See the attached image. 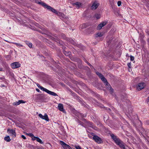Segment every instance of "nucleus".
<instances>
[{
    "mask_svg": "<svg viewBox=\"0 0 149 149\" xmlns=\"http://www.w3.org/2000/svg\"><path fill=\"white\" fill-rule=\"evenodd\" d=\"M74 147L76 148V149H81V147L79 146H75Z\"/></svg>",
    "mask_w": 149,
    "mask_h": 149,
    "instance_id": "obj_25",
    "label": "nucleus"
},
{
    "mask_svg": "<svg viewBox=\"0 0 149 149\" xmlns=\"http://www.w3.org/2000/svg\"><path fill=\"white\" fill-rule=\"evenodd\" d=\"M96 74L101 79V80L103 81V82L105 84L106 86H108V87L107 88H108V89L111 88V86L108 84V82L107 81V80L102 74H101L100 73L98 72H96Z\"/></svg>",
    "mask_w": 149,
    "mask_h": 149,
    "instance_id": "obj_2",
    "label": "nucleus"
},
{
    "mask_svg": "<svg viewBox=\"0 0 149 149\" xmlns=\"http://www.w3.org/2000/svg\"><path fill=\"white\" fill-rule=\"evenodd\" d=\"M107 23V21H104L103 22L100 24L97 27V29L98 30H100L102 29V28Z\"/></svg>",
    "mask_w": 149,
    "mask_h": 149,
    "instance_id": "obj_12",
    "label": "nucleus"
},
{
    "mask_svg": "<svg viewBox=\"0 0 149 149\" xmlns=\"http://www.w3.org/2000/svg\"><path fill=\"white\" fill-rule=\"evenodd\" d=\"M118 145L122 148L124 149L125 148V147L123 144V143L122 141H121Z\"/></svg>",
    "mask_w": 149,
    "mask_h": 149,
    "instance_id": "obj_16",
    "label": "nucleus"
},
{
    "mask_svg": "<svg viewBox=\"0 0 149 149\" xmlns=\"http://www.w3.org/2000/svg\"><path fill=\"white\" fill-rule=\"evenodd\" d=\"M103 34L101 33H98L96 35V37H101L103 36Z\"/></svg>",
    "mask_w": 149,
    "mask_h": 149,
    "instance_id": "obj_22",
    "label": "nucleus"
},
{
    "mask_svg": "<svg viewBox=\"0 0 149 149\" xmlns=\"http://www.w3.org/2000/svg\"><path fill=\"white\" fill-rule=\"evenodd\" d=\"M93 139L97 143H101L103 141L101 138L96 135H94L93 137Z\"/></svg>",
    "mask_w": 149,
    "mask_h": 149,
    "instance_id": "obj_4",
    "label": "nucleus"
},
{
    "mask_svg": "<svg viewBox=\"0 0 149 149\" xmlns=\"http://www.w3.org/2000/svg\"><path fill=\"white\" fill-rule=\"evenodd\" d=\"M19 104H19V100H18V102H14L13 103V105H18Z\"/></svg>",
    "mask_w": 149,
    "mask_h": 149,
    "instance_id": "obj_24",
    "label": "nucleus"
},
{
    "mask_svg": "<svg viewBox=\"0 0 149 149\" xmlns=\"http://www.w3.org/2000/svg\"><path fill=\"white\" fill-rule=\"evenodd\" d=\"M21 137L24 139H26V137L24 135H22Z\"/></svg>",
    "mask_w": 149,
    "mask_h": 149,
    "instance_id": "obj_30",
    "label": "nucleus"
},
{
    "mask_svg": "<svg viewBox=\"0 0 149 149\" xmlns=\"http://www.w3.org/2000/svg\"><path fill=\"white\" fill-rule=\"evenodd\" d=\"M7 132L13 137H15L16 136L15 131L13 129H8Z\"/></svg>",
    "mask_w": 149,
    "mask_h": 149,
    "instance_id": "obj_7",
    "label": "nucleus"
},
{
    "mask_svg": "<svg viewBox=\"0 0 149 149\" xmlns=\"http://www.w3.org/2000/svg\"><path fill=\"white\" fill-rule=\"evenodd\" d=\"M25 43L26 45H27L30 48H31L32 47V44L29 42L28 41H26Z\"/></svg>",
    "mask_w": 149,
    "mask_h": 149,
    "instance_id": "obj_20",
    "label": "nucleus"
},
{
    "mask_svg": "<svg viewBox=\"0 0 149 149\" xmlns=\"http://www.w3.org/2000/svg\"><path fill=\"white\" fill-rule=\"evenodd\" d=\"M111 136L115 143L117 145L121 141L119 139L117 138V136H115L113 134H111Z\"/></svg>",
    "mask_w": 149,
    "mask_h": 149,
    "instance_id": "obj_3",
    "label": "nucleus"
},
{
    "mask_svg": "<svg viewBox=\"0 0 149 149\" xmlns=\"http://www.w3.org/2000/svg\"><path fill=\"white\" fill-rule=\"evenodd\" d=\"M95 17L97 19H99L100 17V15L98 14H96L95 15Z\"/></svg>",
    "mask_w": 149,
    "mask_h": 149,
    "instance_id": "obj_23",
    "label": "nucleus"
},
{
    "mask_svg": "<svg viewBox=\"0 0 149 149\" xmlns=\"http://www.w3.org/2000/svg\"><path fill=\"white\" fill-rule=\"evenodd\" d=\"M72 43H73V42H74V41L73 40H72Z\"/></svg>",
    "mask_w": 149,
    "mask_h": 149,
    "instance_id": "obj_38",
    "label": "nucleus"
},
{
    "mask_svg": "<svg viewBox=\"0 0 149 149\" xmlns=\"http://www.w3.org/2000/svg\"><path fill=\"white\" fill-rule=\"evenodd\" d=\"M134 56L131 55L130 56V59L131 61H134Z\"/></svg>",
    "mask_w": 149,
    "mask_h": 149,
    "instance_id": "obj_26",
    "label": "nucleus"
},
{
    "mask_svg": "<svg viewBox=\"0 0 149 149\" xmlns=\"http://www.w3.org/2000/svg\"><path fill=\"white\" fill-rule=\"evenodd\" d=\"M27 135L31 138L32 140L33 139V137H35V136H34L33 134L31 133H29L27 134Z\"/></svg>",
    "mask_w": 149,
    "mask_h": 149,
    "instance_id": "obj_21",
    "label": "nucleus"
},
{
    "mask_svg": "<svg viewBox=\"0 0 149 149\" xmlns=\"http://www.w3.org/2000/svg\"><path fill=\"white\" fill-rule=\"evenodd\" d=\"M73 6H75L78 9L82 6V3L81 2H77L72 4Z\"/></svg>",
    "mask_w": 149,
    "mask_h": 149,
    "instance_id": "obj_13",
    "label": "nucleus"
},
{
    "mask_svg": "<svg viewBox=\"0 0 149 149\" xmlns=\"http://www.w3.org/2000/svg\"><path fill=\"white\" fill-rule=\"evenodd\" d=\"M3 69L2 68H0V71L2 70Z\"/></svg>",
    "mask_w": 149,
    "mask_h": 149,
    "instance_id": "obj_36",
    "label": "nucleus"
},
{
    "mask_svg": "<svg viewBox=\"0 0 149 149\" xmlns=\"http://www.w3.org/2000/svg\"><path fill=\"white\" fill-rule=\"evenodd\" d=\"M11 65L12 68L15 69L20 67L21 64L19 62H15L12 63Z\"/></svg>",
    "mask_w": 149,
    "mask_h": 149,
    "instance_id": "obj_6",
    "label": "nucleus"
},
{
    "mask_svg": "<svg viewBox=\"0 0 149 149\" xmlns=\"http://www.w3.org/2000/svg\"><path fill=\"white\" fill-rule=\"evenodd\" d=\"M99 5V3L97 1L94 2L91 7V9L92 10H95L96 9Z\"/></svg>",
    "mask_w": 149,
    "mask_h": 149,
    "instance_id": "obj_9",
    "label": "nucleus"
},
{
    "mask_svg": "<svg viewBox=\"0 0 149 149\" xmlns=\"http://www.w3.org/2000/svg\"><path fill=\"white\" fill-rule=\"evenodd\" d=\"M4 139L6 141L8 142H10L11 140L10 138V137L9 136L5 137L4 138Z\"/></svg>",
    "mask_w": 149,
    "mask_h": 149,
    "instance_id": "obj_19",
    "label": "nucleus"
},
{
    "mask_svg": "<svg viewBox=\"0 0 149 149\" xmlns=\"http://www.w3.org/2000/svg\"><path fill=\"white\" fill-rule=\"evenodd\" d=\"M147 102H149V96L148 97L147 100Z\"/></svg>",
    "mask_w": 149,
    "mask_h": 149,
    "instance_id": "obj_34",
    "label": "nucleus"
},
{
    "mask_svg": "<svg viewBox=\"0 0 149 149\" xmlns=\"http://www.w3.org/2000/svg\"><path fill=\"white\" fill-rule=\"evenodd\" d=\"M57 108L60 111L62 112L63 113H66V111L64 109L63 106L62 104L61 103L58 104Z\"/></svg>",
    "mask_w": 149,
    "mask_h": 149,
    "instance_id": "obj_10",
    "label": "nucleus"
},
{
    "mask_svg": "<svg viewBox=\"0 0 149 149\" xmlns=\"http://www.w3.org/2000/svg\"><path fill=\"white\" fill-rule=\"evenodd\" d=\"M33 141L36 140L37 142H39L41 144L43 143V142L42 141V140L38 137L36 136L33 137Z\"/></svg>",
    "mask_w": 149,
    "mask_h": 149,
    "instance_id": "obj_14",
    "label": "nucleus"
},
{
    "mask_svg": "<svg viewBox=\"0 0 149 149\" xmlns=\"http://www.w3.org/2000/svg\"><path fill=\"white\" fill-rule=\"evenodd\" d=\"M86 115V114H84L80 113H78L77 116L80 118H82L84 117H85Z\"/></svg>",
    "mask_w": 149,
    "mask_h": 149,
    "instance_id": "obj_15",
    "label": "nucleus"
},
{
    "mask_svg": "<svg viewBox=\"0 0 149 149\" xmlns=\"http://www.w3.org/2000/svg\"><path fill=\"white\" fill-rule=\"evenodd\" d=\"M37 85L38 86V87L41 90H42L43 91H45L47 93L50 95H53L54 96H57V95L56 94L53 92L51 91H50L47 89L44 88L42 86H40V85L38 84H37Z\"/></svg>",
    "mask_w": 149,
    "mask_h": 149,
    "instance_id": "obj_1",
    "label": "nucleus"
},
{
    "mask_svg": "<svg viewBox=\"0 0 149 149\" xmlns=\"http://www.w3.org/2000/svg\"><path fill=\"white\" fill-rule=\"evenodd\" d=\"M127 66H128V67L129 68H130L131 66V63H128Z\"/></svg>",
    "mask_w": 149,
    "mask_h": 149,
    "instance_id": "obj_29",
    "label": "nucleus"
},
{
    "mask_svg": "<svg viewBox=\"0 0 149 149\" xmlns=\"http://www.w3.org/2000/svg\"><path fill=\"white\" fill-rule=\"evenodd\" d=\"M19 100V102L20 104L21 103H25L26 102L25 101H24L22 100Z\"/></svg>",
    "mask_w": 149,
    "mask_h": 149,
    "instance_id": "obj_27",
    "label": "nucleus"
},
{
    "mask_svg": "<svg viewBox=\"0 0 149 149\" xmlns=\"http://www.w3.org/2000/svg\"><path fill=\"white\" fill-rule=\"evenodd\" d=\"M42 119L45 120L47 121H49V119L48 118V116L46 114H45L44 116H43L41 114H39L38 115Z\"/></svg>",
    "mask_w": 149,
    "mask_h": 149,
    "instance_id": "obj_11",
    "label": "nucleus"
},
{
    "mask_svg": "<svg viewBox=\"0 0 149 149\" xmlns=\"http://www.w3.org/2000/svg\"><path fill=\"white\" fill-rule=\"evenodd\" d=\"M121 2L120 1H119L118 2L117 4L118 6H120L121 5Z\"/></svg>",
    "mask_w": 149,
    "mask_h": 149,
    "instance_id": "obj_28",
    "label": "nucleus"
},
{
    "mask_svg": "<svg viewBox=\"0 0 149 149\" xmlns=\"http://www.w3.org/2000/svg\"><path fill=\"white\" fill-rule=\"evenodd\" d=\"M145 86V84L144 83H140L138 84L137 86V89L140 91Z\"/></svg>",
    "mask_w": 149,
    "mask_h": 149,
    "instance_id": "obj_8",
    "label": "nucleus"
},
{
    "mask_svg": "<svg viewBox=\"0 0 149 149\" xmlns=\"http://www.w3.org/2000/svg\"><path fill=\"white\" fill-rule=\"evenodd\" d=\"M109 90H110V91L111 92V91L112 92V91H113V89H112L110 88V89H109Z\"/></svg>",
    "mask_w": 149,
    "mask_h": 149,
    "instance_id": "obj_33",
    "label": "nucleus"
},
{
    "mask_svg": "<svg viewBox=\"0 0 149 149\" xmlns=\"http://www.w3.org/2000/svg\"><path fill=\"white\" fill-rule=\"evenodd\" d=\"M36 90L38 92H40V91L39 90V89H38V88H36Z\"/></svg>",
    "mask_w": 149,
    "mask_h": 149,
    "instance_id": "obj_32",
    "label": "nucleus"
},
{
    "mask_svg": "<svg viewBox=\"0 0 149 149\" xmlns=\"http://www.w3.org/2000/svg\"><path fill=\"white\" fill-rule=\"evenodd\" d=\"M129 114L130 116V117H131V115L130 114V112L129 113Z\"/></svg>",
    "mask_w": 149,
    "mask_h": 149,
    "instance_id": "obj_37",
    "label": "nucleus"
},
{
    "mask_svg": "<svg viewBox=\"0 0 149 149\" xmlns=\"http://www.w3.org/2000/svg\"><path fill=\"white\" fill-rule=\"evenodd\" d=\"M88 64L90 66H91V67H92V65L89 63H88Z\"/></svg>",
    "mask_w": 149,
    "mask_h": 149,
    "instance_id": "obj_35",
    "label": "nucleus"
},
{
    "mask_svg": "<svg viewBox=\"0 0 149 149\" xmlns=\"http://www.w3.org/2000/svg\"><path fill=\"white\" fill-rule=\"evenodd\" d=\"M87 124L88 125V126L90 127H92V128L94 129H95V127L93 126V124L92 123L90 122H88Z\"/></svg>",
    "mask_w": 149,
    "mask_h": 149,
    "instance_id": "obj_17",
    "label": "nucleus"
},
{
    "mask_svg": "<svg viewBox=\"0 0 149 149\" xmlns=\"http://www.w3.org/2000/svg\"><path fill=\"white\" fill-rule=\"evenodd\" d=\"M60 144L62 146L64 149H72V148L68 145L66 144L62 141H60Z\"/></svg>",
    "mask_w": 149,
    "mask_h": 149,
    "instance_id": "obj_5",
    "label": "nucleus"
},
{
    "mask_svg": "<svg viewBox=\"0 0 149 149\" xmlns=\"http://www.w3.org/2000/svg\"><path fill=\"white\" fill-rule=\"evenodd\" d=\"M65 54V55H68V54L69 55L70 54V53H69V52H68V53H66V52H65V53H64Z\"/></svg>",
    "mask_w": 149,
    "mask_h": 149,
    "instance_id": "obj_31",
    "label": "nucleus"
},
{
    "mask_svg": "<svg viewBox=\"0 0 149 149\" xmlns=\"http://www.w3.org/2000/svg\"><path fill=\"white\" fill-rule=\"evenodd\" d=\"M12 43L15 45L17 46V47H23V45H22L19 43H17L14 42H12Z\"/></svg>",
    "mask_w": 149,
    "mask_h": 149,
    "instance_id": "obj_18",
    "label": "nucleus"
}]
</instances>
